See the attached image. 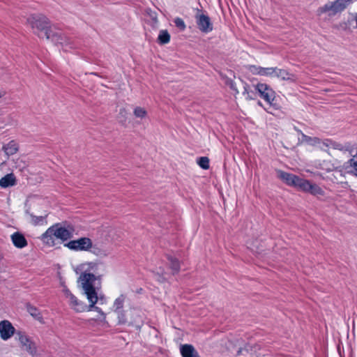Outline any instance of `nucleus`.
I'll return each instance as SVG.
<instances>
[{"instance_id":"nucleus-1","label":"nucleus","mask_w":357,"mask_h":357,"mask_svg":"<svg viewBox=\"0 0 357 357\" xmlns=\"http://www.w3.org/2000/svg\"><path fill=\"white\" fill-rule=\"evenodd\" d=\"M81 271L77 279L78 287L82 294L91 303V306L96 305L98 300V292L93 285L95 281L100 282L105 273V266L100 261H86L77 267Z\"/></svg>"},{"instance_id":"nucleus-2","label":"nucleus","mask_w":357,"mask_h":357,"mask_svg":"<svg viewBox=\"0 0 357 357\" xmlns=\"http://www.w3.org/2000/svg\"><path fill=\"white\" fill-rule=\"evenodd\" d=\"M27 23L33 31L39 38L46 39L55 45L66 47L70 45V40L63 36L61 31L50 25L46 17L42 15H32L27 18Z\"/></svg>"},{"instance_id":"nucleus-3","label":"nucleus","mask_w":357,"mask_h":357,"mask_svg":"<svg viewBox=\"0 0 357 357\" xmlns=\"http://www.w3.org/2000/svg\"><path fill=\"white\" fill-rule=\"evenodd\" d=\"M63 293L66 298L68 300V303L72 310L76 312H82L89 311L91 310H96L100 314L98 319H105V314L100 308L96 307L95 305L91 306V303L87 305L83 301L79 300L71 291L66 287L63 286Z\"/></svg>"},{"instance_id":"nucleus-4","label":"nucleus","mask_w":357,"mask_h":357,"mask_svg":"<svg viewBox=\"0 0 357 357\" xmlns=\"http://www.w3.org/2000/svg\"><path fill=\"white\" fill-rule=\"evenodd\" d=\"M117 323L119 325L136 326L143 322V316L141 311L137 308H128L116 316Z\"/></svg>"},{"instance_id":"nucleus-5","label":"nucleus","mask_w":357,"mask_h":357,"mask_svg":"<svg viewBox=\"0 0 357 357\" xmlns=\"http://www.w3.org/2000/svg\"><path fill=\"white\" fill-rule=\"evenodd\" d=\"M294 129L297 132L298 140L300 143L305 142L308 144L316 146L321 151L327 152L331 155L328 151V149H331V145L328 142H331V139H321L318 137H310L301 132L296 126H294Z\"/></svg>"},{"instance_id":"nucleus-6","label":"nucleus","mask_w":357,"mask_h":357,"mask_svg":"<svg viewBox=\"0 0 357 357\" xmlns=\"http://www.w3.org/2000/svg\"><path fill=\"white\" fill-rule=\"evenodd\" d=\"M351 2L352 0H335L324 4L319 8V11L321 13H331L335 15L343 11Z\"/></svg>"},{"instance_id":"nucleus-7","label":"nucleus","mask_w":357,"mask_h":357,"mask_svg":"<svg viewBox=\"0 0 357 357\" xmlns=\"http://www.w3.org/2000/svg\"><path fill=\"white\" fill-rule=\"evenodd\" d=\"M91 241L92 240L88 237H82L69 241L65 246L75 252H89L91 248Z\"/></svg>"},{"instance_id":"nucleus-8","label":"nucleus","mask_w":357,"mask_h":357,"mask_svg":"<svg viewBox=\"0 0 357 357\" xmlns=\"http://www.w3.org/2000/svg\"><path fill=\"white\" fill-rule=\"evenodd\" d=\"M248 70L254 75H259L267 77H282L283 79L285 77L282 75V70L276 68H262L257 66L250 65L248 67Z\"/></svg>"},{"instance_id":"nucleus-9","label":"nucleus","mask_w":357,"mask_h":357,"mask_svg":"<svg viewBox=\"0 0 357 357\" xmlns=\"http://www.w3.org/2000/svg\"><path fill=\"white\" fill-rule=\"evenodd\" d=\"M253 88L261 98L268 103H271L275 98L274 91L265 84H257L253 85Z\"/></svg>"},{"instance_id":"nucleus-10","label":"nucleus","mask_w":357,"mask_h":357,"mask_svg":"<svg viewBox=\"0 0 357 357\" xmlns=\"http://www.w3.org/2000/svg\"><path fill=\"white\" fill-rule=\"evenodd\" d=\"M195 19L198 28L201 31L207 33L213 30V24L208 15L198 13L195 15Z\"/></svg>"},{"instance_id":"nucleus-11","label":"nucleus","mask_w":357,"mask_h":357,"mask_svg":"<svg viewBox=\"0 0 357 357\" xmlns=\"http://www.w3.org/2000/svg\"><path fill=\"white\" fill-rule=\"evenodd\" d=\"M16 335V338L20 343L22 349L26 351L31 355H34L36 352V345L28 336L22 332H18Z\"/></svg>"},{"instance_id":"nucleus-12","label":"nucleus","mask_w":357,"mask_h":357,"mask_svg":"<svg viewBox=\"0 0 357 357\" xmlns=\"http://www.w3.org/2000/svg\"><path fill=\"white\" fill-rule=\"evenodd\" d=\"M313 166L319 169L325 171L326 172H341L339 167L331 160H316L313 162Z\"/></svg>"},{"instance_id":"nucleus-13","label":"nucleus","mask_w":357,"mask_h":357,"mask_svg":"<svg viewBox=\"0 0 357 357\" xmlns=\"http://www.w3.org/2000/svg\"><path fill=\"white\" fill-rule=\"evenodd\" d=\"M15 328L9 321L3 320L0 322V336L2 340L10 339L15 333Z\"/></svg>"},{"instance_id":"nucleus-14","label":"nucleus","mask_w":357,"mask_h":357,"mask_svg":"<svg viewBox=\"0 0 357 357\" xmlns=\"http://www.w3.org/2000/svg\"><path fill=\"white\" fill-rule=\"evenodd\" d=\"M53 227L57 239L64 241L73 237V229L72 228H65L58 225H53Z\"/></svg>"},{"instance_id":"nucleus-15","label":"nucleus","mask_w":357,"mask_h":357,"mask_svg":"<svg viewBox=\"0 0 357 357\" xmlns=\"http://www.w3.org/2000/svg\"><path fill=\"white\" fill-rule=\"evenodd\" d=\"M310 183L308 180L291 174V185H294L303 192H308Z\"/></svg>"},{"instance_id":"nucleus-16","label":"nucleus","mask_w":357,"mask_h":357,"mask_svg":"<svg viewBox=\"0 0 357 357\" xmlns=\"http://www.w3.org/2000/svg\"><path fill=\"white\" fill-rule=\"evenodd\" d=\"M40 238L44 243L50 246L54 245L55 241L57 239V238L56 237L53 226L48 228L47 231L41 236Z\"/></svg>"},{"instance_id":"nucleus-17","label":"nucleus","mask_w":357,"mask_h":357,"mask_svg":"<svg viewBox=\"0 0 357 357\" xmlns=\"http://www.w3.org/2000/svg\"><path fill=\"white\" fill-rule=\"evenodd\" d=\"M126 299V296L121 294L114 301L112 306V310L116 314V316L119 314L121 315V313L124 311L123 307Z\"/></svg>"},{"instance_id":"nucleus-18","label":"nucleus","mask_w":357,"mask_h":357,"mask_svg":"<svg viewBox=\"0 0 357 357\" xmlns=\"http://www.w3.org/2000/svg\"><path fill=\"white\" fill-rule=\"evenodd\" d=\"M89 252L93 255L100 257L105 258L109 256V250L103 246H99L97 244H93L91 241V248L89 250Z\"/></svg>"},{"instance_id":"nucleus-19","label":"nucleus","mask_w":357,"mask_h":357,"mask_svg":"<svg viewBox=\"0 0 357 357\" xmlns=\"http://www.w3.org/2000/svg\"><path fill=\"white\" fill-rule=\"evenodd\" d=\"M2 150L6 155V159H8L9 156L15 154L18 151L19 145L15 141L12 140L8 144H4L2 147Z\"/></svg>"},{"instance_id":"nucleus-20","label":"nucleus","mask_w":357,"mask_h":357,"mask_svg":"<svg viewBox=\"0 0 357 357\" xmlns=\"http://www.w3.org/2000/svg\"><path fill=\"white\" fill-rule=\"evenodd\" d=\"M183 357H199L197 351L190 344H183L180 349Z\"/></svg>"},{"instance_id":"nucleus-21","label":"nucleus","mask_w":357,"mask_h":357,"mask_svg":"<svg viewBox=\"0 0 357 357\" xmlns=\"http://www.w3.org/2000/svg\"><path fill=\"white\" fill-rule=\"evenodd\" d=\"M11 239L15 246L22 248L26 245L27 242L24 236L18 232H15L11 235Z\"/></svg>"},{"instance_id":"nucleus-22","label":"nucleus","mask_w":357,"mask_h":357,"mask_svg":"<svg viewBox=\"0 0 357 357\" xmlns=\"http://www.w3.org/2000/svg\"><path fill=\"white\" fill-rule=\"evenodd\" d=\"M328 142L330 143L329 144L331 145V149L335 150H339L342 152H350L352 149L351 145L349 143L342 144L332 139H331V142Z\"/></svg>"},{"instance_id":"nucleus-23","label":"nucleus","mask_w":357,"mask_h":357,"mask_svg":"<svg viewBox=\"0 0 357 357\" xmlns=\"http://www.w3.org/2000/svg\"><path fill=\"white\" fill-rule=\"evenodd\" d=\"M15 184V178L13 174H9L0 179V186L3 188L13 186Z\"/></svg>"},{"instance_id":"nucleus-24","label":"nucleus","mask_w":357,"mask_h":357,"mask_svg":"<svg viewBox=\"0 0 357 357\" xmlns=\"http://www.w3.org/2000/svg\"><path fill=\"white\" fill-rule=\"evenodd\" d=\"M244 91L243 92V95L245 96V98L248 100H254L257 97V91L253 88V85L252 86H249L247 84H244Z\"/></svg>"},{"instance_id":"nucleus-25","label":"nucleus","mask_w":357,"mask_h":357,"mask_svg":"<svg viewBox=\"0 0 357 357\" xmlns=\"http://www.w3.org/2000/svg\"><path fill=\"white\" fill-rule=\"evenodd\" d=\"M46 215L36 216L31 213H28V219L33 225H41L45 223Z\"/></svg>"},{"instance_id":"nucleus-26","label":"nucleus","mask_w":357,"mask_h":357,"mask_svg":"<svg viewBox=\"0 0 357 357\" xmlns=\"http://www.w3.org/2000/svg\"><path fill=\"white\" fill-rule=\"evenodd\" d=\"M242 342L243 341L241 340H237L236 341L235 344H233L232 342H229V345L227 346V349L229 350H231V349H233L234 347H238L237 356H240L241 354H243V351H248V349L247 348V347H245V348L241 347Z\"/></svg>"},{"instance_id":"nucleus-27","label":"nucleus","mask_w":357,"mask_h":357,"mask_svg":"<svg viewBox=\"0 0 357 357\" xmlns=\"http://www.w3.org/2000/svg\"><path fill=\"white\" fill-rule=\"evenodd\" d=\"M308 193L314 196H324V191L318 185L315 183H310V187L308 190Z\"/></svg>"},{"instance_id":"nucleus-28","label":"nucleus","mask_w":357,"mask_h":357,"mask_svg":"<svg viewBox=\"0 0 357 357\" xmlns=\"http://www.w3.org/2000/svg\"><path fill=\"white\" fill-rule=\"evenodd\" d=\"M158 40L159 43H160L162 45L167 44L169 42L170 35L167 32V30L160 31V33H159V35L158 37Z\"/></svg>"},{"instance_id":"nucleus-29","label":"nucleus","mask_w":357,"mask_h":357,"mask_svg":"<svg viewBox=\"0 0 357 357\" xmlns=\"http://www.w3.org/2000/svg\"><path fill=\"white\" fill-rule=\"evenodd\" d=\"M28 312L32 317H33L35 319H36L37 320L42 322V321H43L42 315H41L40 311L36 307H35L33 306H29Z\"/></svg>"},{"instance_id":"nucleus-30","label":"nucleus","mask_w":357,"mask_h":357,"mask_svg":"<svg viewBox=\"0 0 357 357\" xmlns=\"http://www.w3.org/2000/svg\"><path fill=\"white\" fill-rule=\"evenodd\" d=\"M349 167L352 169V172L357 176V151L351 159L348 160Z\"/></svg>"},{"instance_id":"nucleus-31","label":"nucleus","mask_w":357,"mask_h":357,"mask_svg":"<svg viewBox=\"0 0 357 357\" xmlns=\"http://www.w3.org/2000/svg\"><path fill=\"white\" fill-rule=\"evenodd\" d=\"M276 172L277 176L280 179H281L282 181H284L288 185L290 183V176L288 173H286L280 169H277Z\"/></svg>"},{"instance_id":"nucleus-32","label":"nucleus","mask_w":357,"mask_h":357,"mask_svg":"<svg viewBox=\"0 0 357 357\" xmlns=\"http://www.w3.org/2000/svg\"><path fill=\"white\" fill-rule=\"evenodd\" d=\"M134 115L137 117V118H139V119H144L146 116V114H147V112L146 111V109L143 107H137L135 108L134 109Z\"/></svg>"},{"instance_id":"nucleus-33","label":"nucleus","mask_w":357,"mask_h":357,"mask_svg":"<svg viewBox=\"0 0 357 357\" xmlns=\"http://www.w3.org/2000/svg\"><path fill=\"white\" fill-rule=\"evenodd\" d=\"M197 164L204 169L209 168V159L207 157H201L197 160Z\"/></svg>"},{"instance_id":"nucleus-34","label":"nucleus","mask_w":357,"mask_h":357,"mask_svg":"<svg viewBox=\"0 0 357 357\" xmlns=\"http://www.w3.org/2000/svg\"><path fill=\"white\" fill-rule=\"evenodd\" d=\"M168 259L170 263L172 269L174 272L178 271L180 268L178 261L176 259L174 258L173 257H168Z\"/></svg>"},{"instance_id":"nucleus-35","label":"nucleus","mask_w":357,"mask_h":357,"mask_svg":"<svg viewBox=\"0 0 357 357\" xmlns=\"http://www.w3.org/2000/svg\"><path fill=\"white\" fill-rule=\"evenodd\" d=\"M174 22L176 26L180 29L181 31H183L185 29V24L181 18L176 17L174 19Z\"/></svg>"},{"instance_id":"nucleus-36","label":"nucleus","mask_w":357,"mask_h":357,"mask_svg":"<svg viewBox=\"0 0 357 357\" xmlns=\"http://www.w3.org/2000/svg\"><path fill=\"white\" fill-rule=\"evenodd\" d=\"M128 112L124 108H121L119 111L118 119L121 123H124L127 119Z\"/></svg>"},{"instance_id":"nucleus-37","label":"nucleus","mask_w":357,"mask_h":357,"mask_svg":"<svg viewBox=\"0 0 357 357\" xmlns=\"http://www.w3.org/2000/svg\"><path fill=\"white\" fill-rule=\"evenodd\" d=\"M227 84L229 86V87H230L232 90H234L236 93H238V91L237 90V88H236V84H235V83H234L232 80H231V79L228 80V81L227 82Z\"/></svg>"},{"instance_id":"nucleus-38","label":"nucleus","mask_w":357,"mask_h":357,"mask_svg":"<svg viewBox=\"0 0 357 357\" xmlns=\"http://www.w3.org/2000/svg\"><path fill=\"white\" fill-rule=\"evenodd\" d=\"M152 20H153V26H156L157 23H158V20H157V17H156V15L155 14H152L151 15Z\"/></svg>"},{"instance_id":"nucleus-39","label":"nucleus","mask_w":357,"mask_h":357,"mask_svg":"<svg viewBox=\"0 0 357 357\" xmlns=\"http://www.w3.org/2000/svg\"><path fill=\"white\" fill-rule=\"evenodd\" d=\"M5 95V92L3 91H0V98H2Z\"/></svg>"},{"instance_id":"nucleus-40","label":"nucleus","mask_w":357,"mask_h":357,"mask_svg":"<svg viewBox=\"0 0 357 357\" xmlns=\"http://www.w3.org/2000/svg\"><path fill=\"white\" fill-rule=\"evenodd\" d=\"M5 162H6V160H0V163L1 164H3Z\"/></svg>"}]
</instances>
